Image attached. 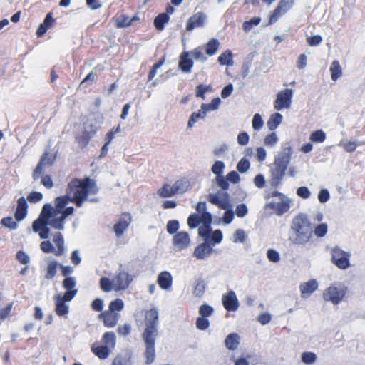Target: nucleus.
I'll list each match as a JSON object with an SVG mask.
<instances>
[{
    "label": "nucleus",
    "mask_w": 365,
    "mask_h": 365,
    "mask_svg": "<svg viewBox=\"0 0 365 365\" xmlns=\"http://www.w3.org/2000/svg\"><path fill=\"white\" fill-rule=\"evenodd\" d=\"M98 192L95 182L89 178L72 180L68 185L66 195L55 198L54 206L49 203L43 206L39 217L33 222V231L38 233L41 239H48L50 236L48 226L63 230L65 220L74 212L73 207H66L69 202L78 207L86 201L96 202L98 198L92 196Z\"/></svg>",
    "instance_id": "f257e3e1"
},
{
    "label": "nucleus",
    "mask_w": 365,
    "mask_h": 365,
    "mask_svg": "<svg viewBox=\"0 0 365 365\" xmlns=\"http://www.w3.org/2000/svg\"><path fill=\"white\" fill-rule=\"evenodd\" d=\"M158 312L153 308L145 314V329L142 338L145 344L146 363L151 364L155 358V338L158 336Z\"/></svg>",
    "instance_id": "f03ea898"
},
{
    "label": "nucleus",
    "mask_w": 365,
    "mask_h": 365,
    "mask_svg": "<svg viewBox=\"0 0 365 365\" xmlns=\"http://www.w3.org/2000/svg\"><path fill=\"white\" fill-rule=\"evenodd\" d=\"M312 233V224L307 215L300 213L291 222L289 240L294 245H304L310 241Z\"/></svg>",
    "instance_id": "7ed1b4c3"
},
{
    "label": "nucleus",
    "mask_w": 365,
    "mask_h": 365,
    "mask_svg": "<svg viewBox=\"0 0 365 365\" xmlns=\"http://www.w3.org/2000/svg\"><path fill=\"white\" fill-rule=\"evenodd\" d=\"M133 280V277L128 272L120 271L112 279L101 277L99 282L100 288L104 292L111 291L120 292L127 289Z\"/></svg>",
    "instance_id": "20e7f679"
},
{
    "label": "nucleus",
    "mask_w": 365,
    "mask_h": 365,
    "mask_svg": "<svg viewBox=\"0 0 365 365\" xmlns=\"http://www.w3.org/2000/svg\"><path fill=\"white\" fill-rule=\"evenodd\" d=\"M292 153V148L287 143L282 146V151L278 153L275 158L274 165L276 168L272 173L273 178L272 182L274 185H278L283 179L290 162Z\"/></svg>",
    "instance_id": "39448f33"
},
{
    "label": "nucleus",
    "mask_w": 365,
    "mask_h": 365,
    "mask_svg": "<svg viewBox=\"0 0 365 365\" xmlns=\"http://www.w3.org/2000/svg\"><path fill=\"white\" fill-rule=\"evenodd\" d=\"M348 292V287L343 282L331 284L322 293V299L336 306L344 300Z\"/></svg>",
    "instance_id": "423d86ee"
},
{
    "label": "nucleus",
    "mask_w": 365,
    "mask_h": 365,
    "mask_svg": "<svg viewBox=\"0 0 365 365\" xmlns=\"http://www.w3.org/2000/svg\"><path fill=\"white\" fill-rule=\"evenodd\" d=\"M331 262L339 269H347L350 266V252L343 250L341 248L335 246L330 249Z\"/></svg>",
    "instance_id": "0eeeda50"
},
{
    "label": "nucleus",
    "mask_w": 365,
    "mask_h": 365,
    "mask_svg": "<svg viewBox=\"0 0 365 365\" xmlns=\"http://www.w3.org/2000/svg\"><path fill=\"white\" fill-rule=\"evenodd\" d=\"M73 299V294L58 293L56 294L53 297L56 314L61 317L67 319L69 313V305L67 302H71Z\"/></svg>",
    "instance_id": "6e6552de"
},
{
    "label": "nucleus",
    "mask_w": 365,
    "mask_h": 365,
    "mask_svg": "<svg viewBox=\"0 0 365 365\" xmlns=\"http://www.w3.org/2000/svg\"><path fill=\"white\" fill-rule=\"evenodd\" d=\"M294 91L290 88L279 91L273 103V107L276 110H282L291 108Z\"/></svg>",
    "instance_id": "1a4fd4ad"
},
{
    "label": "nucleus",
    "mask_w": 365,
    "mask_h": 365,
    "mask_svg": "<svg viewBox=\"0 0 365 365\" xmlns=\"http://www.w3.org/2000/svg\"><path fill=\"white\" fill-rule=\"evenodd\" d=\"M208 201L217 205L222 210L231 207L229 195L225 191H217L215 193H210L207 196Z\"/></svg>",
    "instance_id": "9d476101"
},
{
    "label": "nucleus",
    "mask_w": 365,
    "mask_h": 365,
    "mask_svg": "<svg viewBox=\"0 0 365 365\" xmlns=\"http://www.w3.org/2000/svg\"><path fill=\"white\" fill-rule=\"evenodd\" d=\"M294 0H280L277 8L270 16L269 22L274 23L278 19L292 9Z\"/></svg>",
    "instance_id": "9b49d317"
},
{
    "label": "nucleus",
    "mask_w": 365,
    "mask_h": 365,
    "mask_svg": "<svg viewBox=\"0 0 365 365\" xmlns=\"http://www.w3.org/2000/svg\"><path fill=\"white\" fill-rule=\"evenodd\" d=\"M222 303L225 309L228 312H235L237 310L240 306L236 294L232 290L222 295Z\"/></svg>",
    "instance_id": "f8f14e48"
},
{
    "label": "nucleus",
    "mask_w": 365,
    "mask_h": 365,
    "mask_svg": "<svg viewBox=\"0 0 365 365\" xmlns=\"http://www.w3.org/2000/svg\"><path fill=\"white\" fill-rule=\"evenodd\" d=\"M291 200L288 197L274 199L269 203V206L275 210L277 215H282L289 210L291 205Z\"/></svg>",
    "instance_id": "ddd939ff"
},
{
    "label": "nucleus",
    "mask_w": 365,
    "mask_h": 365,
    "mask_svg": "<svg viewBox=\"0 0 365 365\" xmlns=\"http://www.w3.org/2000/svg\"><path fill=\"white\" fill-rule=\"evenodd\" d=\"M132 222V217L128 213H123L118 222L114 225L113 230L117 237L123 235L124 232L128 229Z\"/></svg>",
    "instance_id": "4468645a"
},
{
    "label": "nucleus",
    "mask_w": 365,
    "mask_h": 365,
    "mask_svg": "<svg viewBox=\"0 0 365 365\" xmlns=\"http://www.w3.org/2000/svg\"><path fill=\"white\" fill-rule=\"evenodd\" d=\"M99 318L103 320L105 327L113 328L118 324L120 318V314L114 313L108 309L101 312L99 315Z\"/></svg>",
    "instance_id": "2eb2a0df"
},
{
    "label": "nucleus",
    "mask_w": 365,
    "mask_h": 365,
    "mask_svg": "<svg viewBox=\"0 0 365 365\" xmlns=\"http://www.w3.org/2000/svg\"><path fill=\"white\" fill-rule=\"evenodd\" d=\"M173 244L179 250L186 249L190 244L189 234L187 232H177L173 237Z\"/></svg>",
    "instance_id": "dca6fc26"
},
{
    "label": "nucleus",
    "mask_w": 365,
    "mask_h": 365,
    "mask_svg": "<svg viewBox=\"0 0 365 365\" xmlns=\"http://www.w3.org/2000/svg\"><path fill=\"white\" fill-rule=\"evenodd\" d=\"M212 250V247L208 244V242L205 241L195 247L193 256L197 259H205L211 255Z\"/></svg>",
    "instance_id": "f3484780"
},
{
    "label": "nucleus",
    "mask_w": 365,
    "mask_h": 365,
    "mask_svg": "<svg viewBox=\"0 0 365 365\" xmlns=\"http://www.w3.org/2000/svg\"><path fill=\"white\" fill-rule=\"evenodd\" d=\"M318 287L319 284L316 279H310L306 282L302 283L299 285L301 297L304 299L308 298L318 289Z\"/></svg>",
    "instance_id": "a211bd4d"
},
{
    "label": "nucleus",
    "mask_w": 365,
    "mask_h": 365,
    "mask_svg": "<svg viewBox=\"0 0 365 365\" xmlns=\"http://www.w3.org/2000/svg\"><path fill=\"white\" fill-rule=\"evenodd\" d=\"M207 16L202 12H199L192 16L187 21V30L192 31L195 28L201 27L204 25Z\"/></svg>",
    "instance_id": "6ab92c4d"
},
{
    "label": "nucleus",
    "mask_w": 365,
    "mask_h": 365,
    "mask_svg": "<svg viewBox=\"0 0 365 365\" xmlns=\"http://www.w3.org/2000/svg\"><path fill=\"white\" fill-rule=\"evenodd\" d=\"M189 52H183L180 57L179 68L184 73H190L193 67V61L190 58Z\"/></svg>",
    "instance_id": "aec40b11"
},
{
    "label": "nucleus",
    "mask_w": 365,
    "mask_h": 365,
    "mask_svg": "<svg viewBox=\"0 0 365 365\" xmlns=\"http://www.w3.org/2000/svg\"><path fill=\"white\" fill-rule=\"evenodd\" d=\"M28 205L24 197H20L17 202V207L15 213L16 220L21 221L24 220L27 215Z\"/></svg>",
    "instance_id": "412c9836"
},
{
    "label": "nucleus",
    "mask_w": 365,
    "mask_h": 365,
    "mask_svg": "<svg viewBox=\"0 0 365 365\" xmlns=\"http://www.w3.org/2000/svg\"><path fill=\"white\" fill-rule=\"evenodd\" d=\"M46 261L48 262V264L46 268L44 278L46 279H51L56 275L58 268L61 264L56 260L50 259L49 258H47Z\"/></svg>",
    "instance_id": "4be33fe9"
},
{
    "label": "nucleus",
    "mask_w": 365,
    "mask_h": 365,
    "mask_svg": "<svg viewBox=\"0 0 365 365\" xmlns=\"http://www.w3.org/2000/svg\"><path fill=\"white\" fill-rule=\"evenodd\" d=\"M173 277L170 272H163L160 273L158 277V284L163 289L167 290L172 286Z\"/></svg>",
    "instance_id": "5701e85b"
},
{
    "label": "nucleus",
    "mask_w": 365,
    "mask_h": 365,
    "mask_svg": "<svg viewBox=\"0 0 365 365\" xmlns=\"http://www.w3.org/2000/svg\"><path fill=\"white\" fill-rule=\"evenodd\" d=\"M63 287L66 289L65 293L73 294V298L78 293L76 287V281L74 277H66L62 282Z\"/></svg>",
    "instance_id": "b1692460"
},
{
    "label": "nucleus",
    "mask_w": 365,
    "mask_h": 365,
    "mask_svg": "<svg viewBox=\"0 0 365 365\" xmlns=\"http://www.w3.org/2000/svg\"><path fill=\"white\" fill-rule=\"evenodd\" d=\"M53 241L56 245V250L54 251V254L56 256H60L63 254L65 251L64 247V240L63 235L60 232H56L53 235Z\"/></svg>",
    "instance_id": "393cba45"
},
{
    "label": "nucleus",
    "mask_w": 365,
    "mask_h": 365,
    "mask_svg": "<svg viewBox=\"0 0 365 365\" xmlns=\"http://www.w3.org/2000/svg\"><path fill=\"white\" fill-rule=\"evenodd\" d=\"M102 341L104 346L113 351L115 349L116 344V336L115 333L112 331H107L104 333L102 337Z\"/></svg>",
    "instance_id": "a878e982"
},
{
    "label": "nucleus",
    "mask_w": 365,
    "mask_h": 365,
    "mask_svg": "<svg viewBox=\"0 0 365 365\" xmlns=\"http://www.w3.org/2000/svg\"><path fill=\"white\" fill-rule=\"evenodd\" d=\"M283 117L279 113L272 114L267 120V125L269 130H274L282 123Z\"/></svg>",
    "instance_id": "bb28decb"
},
{
    "label": "nucleus",
    "mask_w": 365,
    "mask_h": 365,
    "mask_svg": "<svg viewBox=\"0 0 365 365\" xmlns=\"http://www.w3.org/2000/svg\"><path fill=\"white\" fill-rule=\"evenodd\" d=\"M240 344V336L236 333L230 334L225 340V346L230 350H235Z\"/></svg>",
    "instance_id": "cd10ccee"
},
{
    "label": "nucleus",
    "mask_w": 365,
    "mask_h": 365,
    "mask_svg": "<svg viewBox=\"0 0 365 365\" xmlns=\"http://www.w3.org/2000/svg\"><path fill=\"white\" fill-rule=\"evenodd\" d=\"M220 43L216 38H211L205 46V50L207 55L214 56L220 48Z\"/></svg>",
    "instance_id": "c85d7f7f"
},
{
    "label": "nucleus",
    "mask_w": 365,
    "mask_h": 365,
    "mask_svg": "<svg viewBox=\"0 0 365 365\" xmlns=\"http://www.w3.org/2000/svg\"><path fill=\"white\" fill-rule=\"evenodd\" d=\"M92 351L101 359H105L108 357L110 353L112 351L109 348L104 345L92 346Z\"/></svg>",
    "instance_id": "c756f323"
},
{
    "label": "nucleus",
    "mask_w": 365,
    "mask_h": 365,
    "mask_svg": "<svg viewBox=\"0 0 365 365\" xmlns=\"http://www.w3.org/2000/svg\"><path fill=\"white\" fill-rule=\"evenodd\" d=\"M173 185L176 194L183 193L190 188V182L186 179L177 180Z\"/></svg>",
    "instance_id": "7c9ffc66"
},
{
    "label": "nucleus",
    "mask_w": 365,
    "mask_h": 365,
    "mask_svg": "<svg viewBox=\"0 0 365 365\" xmlns=\"http://www.w3.org/2000/svg\"><path fill=\"white\" fill-rule=\"evenodd\" d=\"M317 360V355L312 351H304L301 354V361L306 365H313Z\"/></svg>",
    "instance_id": "2f4dec72"
},
{
    "label": "nucleus",
    "mask_w": 365,
    "mask_h": 365,
    "mask_svg": "<svg viewBox=\"0 0 365 365\" xmlns=\"http://www.w3.org/2000/svg\"><path fill=\"white\" fill-rule=\"evenodd\" d=\"M331 78L334 81H336L341 76V68L339 61H334L330 66Z\"/></svg>",
    "instance_id": "473e14b6"
},
{
    "label": "nucleus",
    "mask_w": 365,
    "mask_h": 365,
    "mask_svg": "<svg viewBox=\"0 0 365 365\" xmlns=\"http://www.w3.org/2000/svg\"><path fill=\"white\" fill-rule=\"evenodd\" d=\"M45 160H46V153H45L33 173V178L34 180H37L42 175L43 171L45 168Z\"/></svg>",
    "instance_id": "72a5a7b5"
},
{
    "label": "nucleus",
    "mask_w": 365,
    "mask_h": 365,
    "mask_svg": "<svg viewBox=\"0 0 365 365\" xmlns=\"http://www.w3.org/2000/svg\"><path fill=\"white\" fill-rule=\"evenodd\" d=\"M218 62L220 65L231 66L232 65V53L231 51L226 50L222 52L218 57Z\"/></svg>",
    "instance_id": "f704fd0d"
},
{
    "label": "nucleus",
    "mask_w": 365,
    "mask_h": 365,
    "mask_svg": "<svg viewBox=\"0 0 365 365\" xmlns=\"http://www.w3.org/2000/svg\"><path fill=\"white\" fill-rule=\"evenodd\" d=\"M158 194L160 197H170L175 195L176 192L173 185L165 184L158 190Z\"/></svg>",
    "instance_id": "c9c22d12"
},
{
    "label": "nucleus",
    "mask_w": 365,
    "mask_h": 365,
    "mask_svg": "<svg viewBox=\"0 0 365 365\" xmlns=\"http://www.w3.org/2000/svg\"><path fill=\"white\" fill-rule=\"evenodd\" d=\"M206 114L207 113L204 109L200 108L197 112H195L191 115L188 120L187 126L189 128H192L199 119H204L206 116Z\"/></svg>",
    "instance_id": "e433bc0d"
},
{
    "label": "nucleus",
    "mask_w": 365,
    "mask_h": 365,
    "mask_svg": "<svg viewBox=\"0 0 365 365\" xmlns=\"http://www.w3.org/2000/svg\"><path fill=\"white\" fill-rule=\"evenodd\" d=\"M222 237L223 235L221 230H215L213 232L211 231L209 235L208 244L213 247L216 244H219L222 242Z\"/></svg>",
    "instance_id": "4c0bfd02"
},
{
    "label": "nucleus",
    "mask_w": 365,
    "mask_h": 365,
    "mask_svg": "<svg viewBox=\"0 0 365 365\" xmlns=\"http://www.w3.org/2000/svg\"><path fill=\"white\" fill-rule=\"evenodd\" d=\"M169 21V16L165 14H160L156 16L154 20V24L156 29L162 31L164 29V25Z\"/></svg>",
    "instance_id": "58836bf2"
},
{
    "label": "nucleus",
    "mask_w": 365,
    "mask_h": 365,
    "mask_svg": "<svg viewBox=\"0 0 365 365\" xmlns=\"http://www.w3.org/2000/svg\"><path fill=\"white\" fill-rule=\"evenodd\" d=\"M279 142V137L277 133L272 132L267 135L264 138V145L268 148H274Z\"/></svg>",
    "instance_id": "ea45409f"
},
{
    "label": "nucleus",
    "mask_w": 365,
    "mask_h": 365,
    "mask_svg": "<svg viewBox=\"0 0 365 365\" xmlns=\"http://www.w3.org/2000/svg\"><path fill=\"white\" fill-rule=\"evenodd\" d=\"M124 302L121 299H116L110 302L108 310L114 313H120L124 308Z\"/></svg>",
    "instance_id": "a19ab883"
},
{
    "label": "nucleus",
    "mask_w": 365,
    "mask_h": 365,
    "mask_svg": "<svg viewBox=\"0 0 365 365\" xmlns=\"http://www.w3.org/2000/svg\"><path fill=\"white\" fill-rule=\"evenodd\" d=\"M364 142L357 143L356 141H344L341 140L339 145L342 147L346 152L352 153L356 149L358 145L364 144Z\"/></svg>",
    "instance_id": "79ce46f5"
},
{
    "label": "nucleus",
    "mask_w": 365,
    "mask_h": 365,
    "mask_svg": "<svg viewBox=\"0 0 365 365\" xmlns=\"http://www.w3.org/2000/svg\"><path fill=\"white\" fill-rule=\"evenodd\" d=\"M138 19L135 16L130 19V17L125 16V15H120L116 19V24L117 26L119 28H124L126 26H128L131 24L132 21H134L135 20Z\"/></svg>",
    "instance_id": "37998d69"
},
{
    "label": "nucleus",
    "mask_w": 365,
    "mask_h": 365,
    "mask_svg": "<svg viewBox=\"0 0 365 365\" xmlns=\"http://www.w3.org/2000/svg\"><path fill=\"white\" fill-rule=\"evenodd\" d=\"M221 103V100L219 98H215L212 100L210 103H202L201 106V108L204 109L206 112H210L218 109L220 104Z\"/></svg>",
    "instance_id": "c03bdc74"
},
{
    "label": "nucleus",
    "mask_w": 365,
    "mask_h": 365,
    "mask_svg": "<svg viewBox=\"0 0 365 365\" xmlns=\"http://www.w3.org/2000/svg\"><path fill=\"white\" fill-rule=\"evenodd\" d=\"M132 363L130 356L118 354L113 359L112 365H132Z\"/></svg>",
    "instance_id": "a18cd8bd"
},
{
    "label": "nucleus",
    "mask_w": 365,
    "mask_h": 365,
    "mask_svg": "<svg viewBox=\"0 0 365 365\" xmlns=\"http://www.w3.org/2000/svg\"><path fill=\"white\" fill-rule=\"evenodd\" d=\"M225 168V163L221 160H217L212 165V166L211 168V171L214 175H216V177L222 176Z\"/></svg>",
    "instance_id": "49530a36"
},
{
    "label": "nucleus",
    "mask_w": 365,
    "mask_h": 365,
    "mask_svg": "<svg viewBox=\"0 0 365 365\" xmlns=\"http://www.w3.org/2000/svg\"><path fill=\"white\" fill-rule=\"evenodd\" d=\"M212 229L210 225L209 224H202L198 228V234L200 237H203L204 241H209V235L211 232Z\"/></svg>",
    "instance_id": "de8ad7c7"
},
{
    "label": "nucleus",
    "mask_w": 365,
    "mask_h": 365,
    "mask_svg": "<svg viewBox=\"0 0 365 365\" xmlns=\"http://www.w3.org/2000/svg\"><path fill=\"white\" fill-rule=\"evenodd\" d=\"M264 126V120L260 114L256 113L254 115L252 120V127L255 130L259 131Z\"/></svg>",
    "instance_id": "09e8293b"
},
{
    "label": "nucleus",
    "mask_w": 365,
    "mask_h": 365,
    "mask_svg": "<svg viewBox=\"0 0 365 365\" xmlns=\"http://www.w3.org/2000/svg\"><path fill=\"white\" fill-rule=\"evenodd\" d=\"M309 139L312 142L323 143L326 139V133L322 130H316L310 135Z\"/></svg>",
    "instance_id": "8fccbe9b"
},
{
    "label": "nucleus",
    "mask_w": 365,
    "mask_h": 365,
    "mask_svg": "<svg viewBox=\"0 0 365 365\" xmlns=\"http://www.w3.org/2000/svg\"><path fill=\"white\" fill-rule=\"evenodd\" d=\"M205 289L206 283L203 280H199L194 287L193 294L197 297H201L205 293Z\"/></svg>",
    "instance_id": "3c124183"
},
{
    "label": "nucleus",
    "mask_w": 365,
    "mask_h": 365,
    "mask_svg": "<svg viewBox=\"0 0 365 365\" xmlns=\"http://www.w3.org/2000/svg\"><path fill=\"white\" fill-rule=\"evenodd\" d=\"M201 222L200 215L197 213L191 214L187 219V225L190 228H196Z\"/></svg>",
    "instance_id": "603ef678"
},
{
    "label": "nucleus",
    "mask_w": 365,
    "mask_h": 365,
    "mask_svg": "<svg viewBox=\"0 0 365 365\" xmlns=\"http://www.w3.org/2000/svg\"><path fill=\"white\" fill-rule=\"evenodd\" d=\"M190 56L193 57L195 60H199L202 63H205L207 61V57L204 55L202 48L200 47H197L194 50L189 52Z\"/></svg>",
    "instance_id": "864d4df0"
},
{
    "label": "nucleus",
    "mask_w": 365,
    "mask_h": 365,
    "mask_svg": "<svg viewBox=\"0 0 365 365\" xmlns=\"http://www.w3.org/2000/svg\"><path fill=\"white\" fill-rule=\"evenodd\" d=\"M261 21L260 17H255L250 21L243 23L242 28L245 31H250L254 26H257Z\"/></svg>",
    "instance_id": "5fc2aeb1"
},
{
    "label": "nucleus",
    "mask_w": 365,
    "mask_h": 365,
    "mask_svg": "<svg viewBox=\"0 0 365 365\" xmlns=\"http://www.w3.org/2000/svg\"><path fill=\"white\" fill-rule=\"evenodd\" d=\"M214 312V309L208 304H202L199 308V314L200 317H210Z\"/></svg>",
    "instance_id": "6e6d98bb"
},
{
    "label": "nucleus",
    "mask_w": 365,
    "mask_h": 365,
    "mask_svg": "<svg viewBox=\"0 0 365 365\" xmlns=\"http://www.w3.org/2000/svg\"><path fill=\"white\" fill-rule=\"evenodd\" d=\"M245 232L242 229H237L232 237V242L235 243L243 242L246 240Z\"/></svg>",
    "instance_id": "4d7b16f0"
},
{
    "label": "nucleus",
    "mask_w": 365,
    "mask_h": 365,
    "mask_svg": "<svg viewBox=\"0 0 365 365\" xmlns=\"http://www.w3.org/2000/svg\"><path fill=\"white\" fill-rule=\"evenodd\" d=\"M327 230V225L326 223H321L314 228V233L318 237H323L326 235Z\"/></svg>",
    "instance_id": "13d9d810"
},
{
    "label": "nucleus",
    "mask_w": 365,
    "mask_h": 365,
    "mask_svg": "<svg viewBox=\"0 0 365 365\" xmlns=\"http://www.w3.org/2000/svg\"><path fill=\"white\" fill-rule=\"evenodd\" d=\"M215 182L222 190V191L227 190L229 188V182L227 178L223 175L215 177Z\"/></svg>",
    "instance_id": "bf43d9fd"
},
{
    "label": "nucleus",
    "mask_w": 365,
    "mask_h": 365,
    "mask_svg": "<svg viewBox=\"0 0 365 365\" xmlns=\"http://www.w3.org/2000/svg\"><path fill=\"white\" fill-rule=\"evenodd\" d=\"M250 167V161L245 158H242L237 165V169L240 173H245L247 172Z\"/></svg>",
    "instance_id": "052dcab7"
},
{
    "label": "nucleus",
    "mask_w": 365,
    "mask_h": 365,
    "mask_svg": "<svg viewBox=\"0 0 365 365\" xmlns=\"http://www.w3.org/2000/svg\"><path fill=\"white\" fill-rule=\"evenodd\" d=\"M210 326V322L206 317H199L196 320V327L199 330H206Z\"/></svg>",
    "instance_id": "680f3d73"
},
{
    "label": "nucleus",
    "mask_w": 365,
    "mask_h": 365,
    "mask_svg": "<svg viewBox=\"0 0 365 365\" xmlns=\"http://www.w3.org/2000/svg\"><path fill=\"white\" fill-rule=\"evenodd\" d=\"M180 227L179 222L175 220H169L167 223L166 230L169 234L175 233Z\"/></svg>",
    "instance_id": "e2e57ef3"
},
{
    "label": "nucleus",
    "mask_w": 365,
    "mask_h": 365,
    "mask_svg": "<svg viewBox=\"0 0 365 365\" xmlns=\"http://www.w3.org/2000/svg\"><path fill=\"white\" fill-rule=\"evenodd\" d=\"M267 257L272 262H278L280 260L279 253L273 249H269L267 250Z\"/></svg>",
    "instance_id": "0e129e2a"
},
{
    "label": "nucleus",
    "mask_w": 365,
    "mask_h": 365,
    "mask_svg": "<svg viewBox=\"0 0 365 365\" xmlns=\"http://www.w3.org/2000/svg\"><path fill=\"white\" fill-rule=\"evenodd\" d=\"M40 247L41 250L45 253H54L56 250L52 243L48 240L43 241L40 245Z\"/></svg>",
    "instance_id": "69168bd1"
},
{
    "label": "nucleus",
    "mask_w": 365,
    "mask_h": 365,
    "mask_svg": "<svg viewBox=\"0 0 365 365\" xmlns=\"http://www.w3.org/2000/svg\"><path fill=\"white\" fill-rule=\"evenodd\" d=\"M225 210V212L222 216V222L224 225H229L234 219V212L231 210V207Z\"/></svg>",
    "instance_id": "338daca9"
},
{
    "label": "nucleus",
    "mask_w": 365,
    "mask_h": 365,
    "mask_svg": "<svg viewBox=\"0 0 365 365\" xmlns=\"http://www.w3.org/2000/svg\"><path fill=\"white\" fill-rule=\"evenodd\" d=\"M296 193L299 197L302 199H308L311 195L310 190L305 186H302L297 188Z\"/></svg>",
    "instance_id": "774afa93"
}]
</instances>
